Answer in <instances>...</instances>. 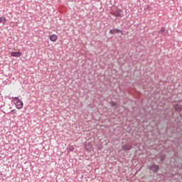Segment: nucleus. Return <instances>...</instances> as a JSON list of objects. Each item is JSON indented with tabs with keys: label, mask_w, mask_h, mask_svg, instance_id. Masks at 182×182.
Returning <instances> with one entry per match:
<instances>
[{
	"label": "nucleus",
	"mask_w": 182,
	"mask_h": 182,
	"mask_svg": "<svg viewBox=\"0 0 182 182\" xmlns=\"http://www.w3.org/2000/svg\"><path fill=\"white\" fill-rule=\"evenodd\" d=\"M11 102H13L18 110H21V109L23 107V102H22L18 97H13Z\"/></svg>",
	"instance_id": "nucleus-1"
},
{
	"label": "nucleus",
	"mask_w": 182,
	"mask_h": 182,
	"mask_svg": "<svg viewBox=\"0 0 182 182\" xmlns=\"http://www.w3.org/2000/svg\"><path fill=\"white\" fill-rule=\"evenodd\" d=\"M11 56L12 58H21L22 56V53L18 51V52H11Z\"/></svg>",
	"instance_id": "nucleus-2"
},
{
	"label": "nucleus",
	"mask_w": 182,
	"mask_h": 182,
	"mask_svg": "<svg viewBox=\"0 0 182 182\" xmlns=\"http://www.w3.org/2000/svg\"><path fill=\"white\" fill-rule=\"evenodd\" d=\"M122 150H124V151H126L127 150H132V144H126L122 146Z\"/></svg>",
	"instance_id": "nucleus-3"
},
{
	"label": "nucleus",
	"mask_w": 182,
	"mask_h": 182,
	"mask_svg": "<svg viewBox=\"0 0 182 182\" xmlns=\"http://www.w3.org/2000/svg\"><path fill=\"white\" fill-rule=\"evenodd\" d=\"M112 15H114V16H120V15H122V10L117 9L116 11L112 12Z\"/></svg>",
	"instance_id": "nucleus-4"
},
{
	"label": "nucleus",
	"mask_w": 182,
	"mask_h": 182,
	"mask_svg": "<svg viewBox=\"0 0 182 182\" xmlns=\"http://www.w3.org/2000/svg\"><path fill=\"white\" fill-rule=\"evenodd\" d=\"M122 33V31L117 28H114L109 31L110 35H114V33Z\"/></svg>",
	"instance_id": "nucleus-5"
},
{
	"label": "nucleus",
	"mask_w": 182,
	"mask_h": 182,
	"mask_svg": "<svg viewBox=\"0 0 182 182\" xmlns=\"http://www.w3.org/2000/svg\"><path fill=\"white\" fill-rule=\"evenodd\" d=\"M50 41H51V42H56L58 41V36L55 34L50 35Z\"/></svg>",
	"instance_id": "nucleus-6"
},
{
	"label": "nucleus",
	"mask_w": 182,
	"mask_h": 182,
	"mask_svg": "<svg viewBox=\"0 0 182 182\" xmlns=\"http://www.w3.org/2000/svg\"><path fill=\"white\" fill-rule=\"evenodd\" d=\"M150 169L151 170V171L157 173V171H159V165H153Z\"/></svg>",
	"instance_id": "nucleus-7"
},
{
	"label": "nucleus",
	"mask_w": 182,
	"mask_h": 182,
	"mask_svg": "<svg viewBox=\"0 0 182 182\" xmlns=\"http://www.w3.org/2000/svg\"><path fill=\"white\" fill-rule=\"evenodd\" d=\"M0 23H3V25H5L6 23V18L0 17Z\"/></svg>",
	"instance_id": "nucleus-8"
},
{
	"label": "nucleus",
	"mask_w": 182,
	"mask_h": 182,
	"mask_svg": "<svg viewBox=\"0 0 182 182\" xmlns=\"http://www.w3.org/2000/svg\"><path fill=\"white\" fill-rule=\"evenodd\" d=\"M91 147H92V146L90 145V143L88 142V146L87 145L85 146L86 151H89L90 150Z\"/></svg>",
	"instance_id": "nucleus-9"
},
{
	"label": "nucleus",
	"mask_w": 182,
	"mask_h": 182,
	"mask_svg": "<svg viewBox=\"0 0 182 182\" xmlns=\"http://www.w3.org/2000/svg\"><path fill=\"white\" fill-rule=\"evenodd\" d=\"M110 105L112 107H114V106H117V102L112 101Z\"/></svg>",
	"instance_id": "nucleus-10"
},
{
	"label": "nucleus",
	"mask_w": 182,
	"mask_h": 182,
	"mask_svg": "<svg viewBox=\"0 0 182 182\" xmlns=\"http://www.w3.org/2000/svg\"><path fill=\"white\" fill-rule=\"evenodd\" d=\"M166 29H164V28H161L159 31V33H161V34H163L164 33Z\"/></svg>",
	"instance_id": "nucleus-11"
},
{
	"label": "nucleus",
	"mask_w": 182,
	"mask_h": 182,
	"mask_svg": "<svg viewBox=\"0 0 182 182\" xmlns=\"http://www.w3.org/2000/svg\"><path fill=\"white\" fill-rule=\"evenodd\" d=\"M175 109H176V110H179V109H180V105H176L175 106Z\"/></svg>",
	"instance_id": "nucleus-12"
},
{
	"label": "nucleus",
	"mask_w": 182,
	"mask_h": 182,
	"mask_svg": "<svg viewBox=\"0 0 182 182\" xmlns=\"http://www.w3.org/2000/svg\"><path fill=\"white\" fill-rule=\"evenodd\" d=\"M73 150H74L73 146H71V147L70 148V151H73Z\"/></svg>",
	"instance_id": "nucleus-13"
},
{
	"label": "nucleus",
	"mask_w": 182,
	"mask_h": 182,
	"mask_svg": "<svg viewBox=\"0 0 182 182\" xmlns=\"http://www.w3.org/2000/svg\"><path fill=\"white\" fill-rule=\"evenodd\" d=\"M11 113H16V110L12 109V110L11 111Z\"/></svg>",
	"instance_id": "nucleus-14"
}]
</instances>
